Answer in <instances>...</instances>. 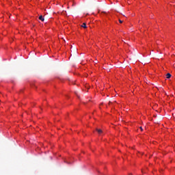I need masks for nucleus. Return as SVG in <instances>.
<instances>
[{
  "label": "nucleus",
  "instance_id": "7ed1b4c3",
  "mask_svg": "<svg viewBox=\"0 0 175 175\" xmlns=\"http://www.w3.org/2000/svg\"><path fill=\"white\" fill-rule=\"evenodd\" d=\"M166 77H167V79H170V77H172V75L170 73H167L166 75Z\"/></svg>",
  "mask_w": 175,
  "mask_h": 175
},
{
  "label": "nucleus",
  "instance_id": "20e7f679",
  "mask_svg": "<svg viewBox=\"0 0 175 175\" xmlns=\"http://www.w3.org/2000/svg\"><path fill=\"white\" fill-rule=\"evenodd\" d=\"M81 27L82 28H87V25L85 23H83Z\"/></svg>",
  "mask_w": 175,
  "mask_h": 175
},
{
  "label": "nucleus",
  "instance_id": "f03ea898",
  "mask_svg": "<svg viewBox=\"0 0 175 175\" xmlns=\"http://www.w3.org/2000/svg\"><path fill=\"white\" fill-rule=\"evenodd\" d=\"M38 18H39V20H40L41 21H44V18H43V16H40Z\"/></svg>",
  "mask_w": 175,
  "mask_h": 175
},
{
  "label": "nucleus",
  "instance_id": "423d86ee",
  "mask_svg": "<svg viewBox=\"0 0 175 175\" xmlns=\"http://www.w3.org/2000/svg\"><path fill=\"white\" fill-rule=\"evenodd\" d=\"M141 131H143V128L140 127Z\"/></svg>",
  "mask_w": 175,
  "mask_h": 175
},
{
  "label": "nucleus",
  "instance_id": "39448f33",
  "mask_svg": "<svg viewBox=\"0 0 175 175\" xmlns=\"http://www.w3.org/2000/svg\"><path fill=\"white\" fill-rule=\"evenodd\" d=\"M119 23H120V24H122V21H121V19H119Z\"/></svg>",
  "mask_w": 175,
  "mask_h": 175
},
{
  "label": "nucleus",
  "instance_id": "f257e3e1",
  "mask_svg": "<svg viewBox=\"0 0 175 175\" xmlns=\"http://www.w3.org/2000/svg\"><path fill=\"white\" fill-rule=\"evenodd\" d=\"M96 132H98V135H100L101 133H103V131H102V129H96Z\"/></svg>",
  "mask_w": 175,
  "mask_h": 175
}]
</instances>
